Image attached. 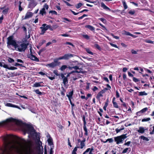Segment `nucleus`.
<instances>
[{"label":"nucleus","mask_w":154,"mask_h":154,"mask_svg":"<svg viewBox=\"0 0 154 154\" xmlns=\"http://www.w3.org/2000/svg\"><path fill=\"white\" fill-rule=\"evenodd\" d=\"M8 62L11 63L14 62V60L13 59L10 57L8 58Z\"/></svg>","instance_id":"54"},{"label":"nucleus","mask_w":154,"mask_h":154,"mask_svg":"<svg viewBox=\"0 0 154 154\" xmlns=\"http://www.w3.org/2000/svg\"><path fill=\"white\" fill-rule=\"evenodd\" d=\"M7 46L11 45L14 47L15 48L17 44V41L14 39V37L13 35H11L7 38Z\"/></svg>","instance_id":"4"},{"label":"nucleus","mask_w":154,"mask_h":154,"mask_svg":"<svg viewBox=\"0 0 154 154\" xmlns=\"http://www.w3.org/2000/svg\"><path fill=\"white\" fill-rule=\"evenodd\" d=\"M131 143V142L130 141H129L125 143L124 145L125 146H129V145Z\"/></svg>","instance_id":"50"},{"label":"nucleus","mask_w":154,"mask_h":154,"mask_svg":"<svg viewBox=\"0 0 154 154\" xmlns=\"http://www.w3.org/2000/svg\"><path fill=\"white\" fill-rule=\"evenodd\" d=\"M37 5L35 0H31V2L30 3V5L33 7H34Z\"/></svg>","instance_id":"21"},{"label":"nucleus","mask_w":154,"mask_h":154,"mask_svg":"<svg viewBox=\"0 0 154 154\" xmlns=\"http://www.w3.org/2000/svg\"><path fill=\"white\" fill-rule=\"evenodd\" d=\"M101 6L102 8H103V9L106 10L107 11H110L111 10L110 9L107 7L105 4L103 3V2H102L101 4Z\"/></svg>","instance_id":"19"},{"label":"nucleus","mask_w":154,"mask_h":154,"mask_svg":"<svg viewBox=\"0 0 154 154\" xmlns=\"http://www.w3.org/2000/svg\"><path fill=\"white\" fill-rule=\"evenodd\" d=\"M33 15V13L31 12H27L25 17V19H28L31 18Z\"/></svg>","instance_id":"18"},{"label":"nucleus","mask_w":154,"mask_h":154,"mask_svg":"<svg viewBox=\"0 0 154 154\" xmlns=\"http://www.w3.org/2000/svg\"><path fill=\"white\" fill-rule=\"evenodd\" d=\"M14 105L10 103H7L5 105L8 107H14Z\"/></svg>","instance_id":"38"},{"label":"nucleus","mask_w":154,"mask_h":154,"mask_svg":"<svg viewBox=\"0 0 154 154\" xmlns=\"http://www.w3.org/2000/svg\"><path fill=\"white\" fill-rule=\"evenodd\" d=\"M109 44L112 47H115L116 48H118V46L116 44H113L112 43L110 42L109 43Z\"/></svg>","instance_id":"51"},{"label":"nucleus","mask_w":154,"mask_h":154,"mask_svg":"<svg viewBox=\"0 0 154 154\" xmlns=\"http://www.w3.org/2000/svg\"><path fill=\"white\" fill-rule=\"evenodd\" d=\"M14 66H20L21 67H25V66H23L22 64H19V63H16L14 65Z\"/></svg>","instance_id":"44"},{"label":"nucleus","mask_w":154,"mask_h":154,"mask_svg":"<svg viewBox=\"0 0 154 154\" xmlns=\"http://www.w3.org/2000/svg\"><path fill=\"white\" fill-rule=\"evenodd\" d=\"M91 97V95L90 94H87L86 97V100H87L88 98Z\"/></svg>","instance_id":"62"},{"label":"nucleus","mask_w":154,"mask_h":154,"mask_svg":"<svg viewBox=\"0 0 154 154\" xmlns=\"http://www.w3.org/2000/svg\"><path fill=\"white\" fill-rule=\"evenodd\" d=\"M135 11L134 10H132L129 11L128 12V13L131 15H133L135 13Z\"/></svg>","instance_id":"41"},{"label":"nucleus","mask_w":154,"mask_h":154,"mask_svg":"<svg viewBox=\"0 0 154 154\" xmlns=\"http://www.w3.org/2000/svg\"><path fill=\"white\" fill-rule=\"evenodd\" d=\"M48 5L47 4H45L43 6V8L40 11L39 14L42 16H43L44 14H46L45 10H48Z\"/></svg>","instance_id":"7"},{"label":"nucleus","mask_w":154,"mask_h":154,"mask_svg":"<svg viewBox=\"0 0 154 154\" xmlns=\"http://www.w3.org/2000/svg\"><path fill=\"white\" fill-rule=\"evenodd\" d=\"M86 141V139L83 138V140L81 142V146L82 148H84L85 146V142Z\"/></svg>","instance_id":"23"},{"label":"nucleus","mask_w":154,"mask_h":154,"mask_svg":"<svg viewBox=\"0 0 154 154\" xmlns=\"http://www.w3.org/2000/svg\"><path fill=\"white\" fill-rule=\"evenodd\" d=\"M68 81L67 77H66L63 79V83L64 85L68 83Z\"/></svg>","instance_id":"27"},{"label":"nucleus","mask_w":154,"mask_h":154,"mask_svg":"<svg viewBox=\"0 0 154 154\" xmlns=\"http://www.w3.org/2000/svg\"><path fill=\"white\" fill-rule=\"evenodd\" d=\"M73 94V91L72 90L69 93V94H67L66 96L68 97L69 100H71L72 98V96Z\"/></svg>","instance_id":"14"},{"label":"nucleus","mask_w":154,"mask_h":154,"mask_svg":"<svg viewBox=\"0 0 154 154\" xmlns=\"http://www.w3.org/2000/svg\"><path fill=\"white\" fill-rule=\"evenodd\" d=\"M82 5V4L81 3H79L78 4L76 5L75 7L76 8H80L81 7Z\"/></svg>","instance_id":"47"},{"label":"nucleus","mask_w":154,"mask_h":154,"mask_svg":"<svg viewBox=\"0 0 154 154\" xmlns=\"http://www.w3.org/2000/svg\"><path fill=\"white\" fill-rule=\"evenodd\" d=\"M40 28L42 29L40 34L42 35H43L45 33L46 31L48 29L51 31H52V29L51 28V26L50 25H47L45 23L43 24L42 26L40 27Z\"/></svg>","instance_id":"6"},{"label":"nucleus","mask_w":154,"mask_h":154,"mask_svg":"<svg viewBox=\"0 0 154 154\" xmlns=\"http://www.w3.org/2000/svg\"><path fill=\"white\" fill-rule=\"evenodd\" d=\"M113 141L114 140L112 138L108 139L105 141H103L102 140H101V141L104 143H106L108 141L109 143H112L113 142Z\"/></svg>","instance_id":"22"},{"label":"nucleus","mask_w":154,"mask_h":154,"mask_svg":"<svg viewBox=\"0 0 154 154\" xmlns=\"http://www.w3.org/2000/svg\"><path fill=\"white\" fill-rule=\"evenodd\" d=\"M83 36L84 38L87 39H89V37L87 35H83Z\"/></svg>","instance_id":"57"},{"label":"nucleus","mask_w":154,"mask_h":154,"mask_svg":"<svg viewBox=\"0 0 154 154\" xmlns=\"http://www.w3.org/2000/svg\"><path fill=\"white\" fill-rule=\"evenodd\" d=\"M82 120L83 122V125H86L87 123L85 120V117L84 115H83L82 116Z\"/></svg>","instance_id":"37"},{"label":"nucleus","mask_w":154,"mask_h":154,"mask_svg":"<svg viewBox=\"0 0 154 154\" xmlns=\"http://www.w3.org/2000/svg\"><path fill=\"white\" fill-rule=\"evenodd\" d=\"M129 152H130V151H131V149L130 148H127L123 150V151H122V153L123 154L124 153H126L128 151V150H129Z\"/></svg>","instance_id":"29"},{"label":"nucleus","mask_w":154,"mask_h":154,"mask_svg":"<svg viewBox=\"0 0 154 154\" xmlns=\"http://www.w3.org/2000/svg\"><path fill=\"white\" fill-rule=\"evenodd\" d=\"M69 69H74L76 70H75V71H73L71 72L70 73V74L72 73L73 72H77L78 73H83V72L81 71V70H80L79 71L77 70H78V69H79V70L80 69H79V67L78 66H69Z\"/></svg>","instance_id":"9"},{"label":"nucleus","mask_w":154,"mask_h":154,"mask_svg":"<svg viewBox=\"0 0 154 154\" xmlns=\"http://www.w3.org/2000/svg\"><path fill=\"white\" fill-rule=\"evenodd\" d=\"M88 149L89 152H92L94 150V147L93 146H92L91 148H88Z\"/></svg>","instance_id":"61"},{"label":"nucleus","mask_w":154,"mask_h":154,"mask_svg":"<svg viewBox=\"0 0 154 154\" xmlns=\"http://www.w3.org/2000/svg\"><path fill=\"white\" fill-rule=\"evenodd\" d=\"M23 131L25 134L26 133H27L32 136L35 135L36 136L37 135V132L34 127L30 125L26 124V128L23 129Z\"/></svg>","instance_id":"1"},{"label":"nucleus","mask_w":154,"mask_h":154,"mask_svg":"<svg viewBox=\"0 0 154 154\" xmlns=\"http://www.w3.org/2000/svg\"><path fill=\"white\" fill-rule=\"evenodd\" d=\"M104 93V91L103 90H102L100 91L97 94L96 96V98L100 102V98L103 97V94Z\"/></svg>","instance_id":"10"},{"label":"nucleus","mask_w":154,"mask_h":154,"mask_svg":"<svg viewBox=\"0 0 154 154\" xmlns=\"http://www.w3.org/2000/svg\"><path fill=\"white\" fill-rule=\"evenodd\" d=\"M99 24L102 27H103V29H102L104 30H107V29H106V27L105 26H103V25H102V24H101V23H99Z\"/></svg>","instance_id":"60"},{"label":"nucleus","mask_w":154,"mask_h":154,"mask_svg":"<svg viewBox=\"0 0 154 154\" xmlns=\"http://www.w3.org/2000/svg\"><path fill=\"white\" fill-rule=\"evenodd\" d=\"M133 80L134 82H138L140 81V80L139 79L135 78V77H133Z\"/></svg>","instance_id":"55"},{"label":"nucleus","mask_w":154,"mask_h":154,"mask_svg":"<svg viewBox=\"0 0 154 154\" xmlns=\"http://www.w3.org/2000/svg\"><path fill=\"white\" fill-rule=\"evenodd\" d=\"M28 43H26L23 41H17V44L15 48H17V50L19 52H24L28 47Z\"/></svg>","instance_id":"2"},{"label":"nucleus","mask_w":154,"mask_h":154,"mask_svg":"<svg viewBox=\"0 0 154 154\" xmlns=\"http://www.w3.org/2000/svg\"><path fill=\"white\" fill-rule=\"evenodd\" d=\"M77 148H80L81 149H82L83 148H82L81 146H75L74 148V149L73 150L76 152L77 150Z\"/></svg>","instance_id":"46"},{"label":"nucleus","mask_w":154,"mask_h":154,"mask_svg":"<svg viewBox=\"0 0 154 154\" xmlns=\"http://www.w3.org/2000/svg\"><path fill=\"white\" fill-rule=\"evenodd\" d=\"M19 10L20 11H22V8L21 7V2L20 1L19 2Z\"/></svg>","instance_id":"56"},{"label":"nucleus","mask_w":154,"mask_h":154,"mask_svg":"<svg viewBox=\"0 0 154 154\" xmlns=\"http://www.w3.org/2000/svg\"><path fill=\"white\" fill-rule=\"evenodd\" d=\"M116 98L114 97L112 100V103L113 105V107L119 109V107L118 106V103L115 101Z\"/></svg>","instance_id":"13"},{"label":"nucleus","mask_w":154,"mask_h":154,"mask_svg":"<svg viewBox=\"0 0 154 154\" xmlns=\"http://www.w3.org/2000/svg\"><path fill=\"white\" fill-rule=\"evenodd\" d=\"M131 52L132 54H137V52L133 49L131 50Z\"/></svg>","instance_id":"64"},{"label":"nucleus","mask_w":154,"mask_h":154,"mask_svg":"<svg viewBox=\"0 0 154 154\" xmlns=\"http://www.w3.org/2000/svg\"><path fill=\"white\" fill-rule=\"evenodd\" d=\"M65 44L66 45H71L73 47H74V45L72 43L69 42H66Z\"/></svg>","instance_id":"58"},{"label":"nucleus","mask_w":154,"mask_h":154,"mask_svg":"<svg viewBox=\"0 0 154 154\" xmlns=\"http://www.w3.org/2000/svg\"><path fill=\"white\" fill-rule=\"evenodd\" d=\"M139 138L142 139L143 140H146V141H148L149 140V139L148 138L143 136H140L139 137Z\"/></svg>","instance_id":"28"},{"label":"nucleus","mask_w":154,"mask_h":154,"mask_svg":"<svg viewBox=\"0 0 154 154\" xmlns=\"http://www.w3.org/2000/svg\"><path fill=\"white\" fill-rule=\"evenodd\" d=\"M85 27L89 29L90 30L93 31V32H95L94 27L90 25H86Z\"/></svg>","instance_id":"15"},{"label":"nucleus","mask_w":154,"mask_h":154,"mask_svg":"<svg viewBox=\"0 0 154 154\" xmlns=\"http://www.w3.org/2000/svg\"><path fill=\"white\" fill-rule=\"evenodd\" d=\"M42 82H36L32 86L33 87H42L43 86V85H41L40 84L42 83Z\"/></svg>","instance_id":"20"},{"label":"nucleus","mask_w":154,"mask_h":154,"mask_svg":"<svg viewBox=\"0 0 154 154\" xmlns=\"http://www.w3.org/2000/svg\"><path fill=\"white\" fill-rule=\"evenodd\" d=\"M45 40H42V42H39L38 44V45L39 46H42L45 42Z\"/></svg>","instance_id":"53"},{"label":"nucleus","mask_w":154,"mask_h":154,"mask_svg":"<svg viewBox=\"0 0 154 154\" xmlns=\"http://www.w3.org/2000/svg\"><path fill=\"white\" fill-rule=\"evenodd\" d=\"M63 59H64L63 56H62V57H58V58H56L55 60L56 61H57L58 60H63Z\"/></svg>","instance_id":"59"},{"label":"nucleus","mask_w":154,"mask_h":154,"mask_svg":"<svg viewBox=\"0 0 154 154\" xmlns=\"http://www.w3.org/2000/svg\"><path fill=\"white\" fill-rule=\"evenodd\" d=\"M147 95V93H146L145 91H141L139 93L138 96H143L144 95Z\"/></svg>","instance_id":"25"},{"label":"nucleus","mask_w":154,"mask_h":154,"mask_svg":"<svg viewBox=\"0 0 154 154\" xmlns=\"http://www.w3.org/2000/svg\"><path fill=\"white\" fill-rule=\"evenodd\" d=\"M61 89L62 90L61 91V95L63 96H64L65 95V92H66V90L63 87H61Z\"/></svg>","instance_id":"26"},{"label":"nucleus","mask_w":154,"mask_h":154,"mask_svg":"<svg viewBox=\"0 0 154 154\" xmlns=\"http://www.w3.org/2000/svg\"><path fill=\"white\" fill-rule=\"evenodd\" d=\"M58 26L57 25H55L51 26V28L52 29V31L54 29H56L58 27Z\"/></svg>","instance_id":"42"},{"label":"nucleus","mask_w":154,"mask_h":154,"mask_svg":"<svg viewBox=\"0 0 154 154\" xmlns=\"http://www.w3.org/2000/svg\"><path fill=\"white\" fill-rule=\"evenodd\" d=\"M116 96L117 98H118L120 97L119 94L117 91H116Z\"/></svg>","instance_id":"63"},{"label":"nucleus","mask_w":154,"mask_h":154,"mask_svg":"<svg viewBox=\"0 0 154 154\" xmlns=\"http://www.w3.org/2000/svg\"><path fill=\"white\" fill-rule=\"evenodd\" d=\"M119 99H120V100L121 101V102L122 103L121 104V105L122 106H123L124 107L126 108H127V105H126V104L123 101L122 98H120Z\"/></svg>","instance_id":"30"},{"label":"nucleus","mask_w":154,"mask_h":154,"mask_svg":"<svg viewBox=\"0 0 154 154\" xmlns=\"http://www.w3.org/2000/svg\"><path fill=\"white\" fill-rule=\"evenodd\" d=\"M85 50L88 53L92 55L94 54L93 53L91 52L89 48H86L85 49Z\"/></svg>","instance_id":"31"},{"label":"nucleus","mask_w":154,"mask_h":154,"mask_svg":"<svg viewBox=\"0 0 154 154\" xmlns=\"http://www.w3.org/2000/svg\"><path fill=\"white\" fill-rule=\"evenodd\" d=\"M95 47L98 49L99 51H101V48L100 47L98 44H95L94 45Z\"/></svg>","instance_id":"32"},{"label":"nucleus","mask_w":154,"mask_h":154,"mask_svg":"<svg viewBox=\"0 0 154 154\" xmlns=\"http://www.w3.org/2000/svg\"><path fill=\"white\" fill-rule=\"evenodd\" d=\"M66 68H67V66L66 65H63L62 66L60 67V69L61 71H63Z\"/></svg>","instance_id":"36"},{"label":"nucleus","mask_w":154,"mask_h":154,"mask_svg":"<svg viewBox=\"0 0 154 154\" xmlns=\"http://www.w3.org/2000/svg\"><path fill=\"white\" fill-rule=\"evenodd\" d=\"M17 68L16 67L14 66H11L10 67H9L8 68V69L11 70H14L15 69H17Z\"/></svg>","instance_id":"45"},{"label":"nucleus","mask_w":154,"mask_h":154,"mask_svg":"<svg viewBox=\"0 0 154 154\" xmlns=\"http://www.w3.org/2000/svg\"><path fill=\"white\" fill-rule=\"evenodd\" d=\"M122 3L125 9H127L128 8V6L127 5L125 2V1H123Z\"/></svg>","instance_id":"40"},{"label":"nucleus","mask_w":154,"mask_h":154,"mask_svg":"<svg viewBox=\"0 0 154 154\" xmlns=\"http://www.w3.org/2000/svg\"><path fill=\"white\" fill-rule=\"evenodd\" d=\"M127 135L126 134L114 137L115 141L117 144L122 143L123 140L127 137Z\"/></svg>","instance_id":"5"},{"label":"nucleus","mask_w":154,"mask_h":154,"mask_svg":"<svg viewBox=\"0 0 154 154\" xmlns=\"http://www.w3.org/2000/svg\"><path fill=\"white\" fill-rule=\"evenodd\" d=\"M58 61L54 60V62H52L51 63L48 64L46 66H49L50 67L53 68L54 67L56 66L57 65Z\"/></svg>","instance_id":"11"},{"label":"nucleus","mask_w":154,"mask_h":154,"mask_svg":"<svg viewBox=\"0 0 154 154\" xmlns=\"http://www.w3.org/2000/svg\"><path fill=\"white\" fill-rule=\"evenodd\" d=\"M148 109V108L147 107H145L143 109H141V113H143L146 112V111H147Z\"/></svg>","instance_id":"39"},{"label":"nucleus","mask_w":154,"mask_h":154,"mask_svg":"<svg viewBox=\"0 0 154 154\" xmlns=\"http://www.w3.org/2000/svg\"><path fill=\"white\" fill-rule=\"evenodd\" d=\"M122 128L121 129H119L118 128H116V132L117 133H118L120 131H121L122 130H123L124 129V127L123 126H122Z\"/></svg>","instance_id":"34"},{"label":"nucleus","mask_w":154,"mask_h":154,"mask_svg":"<svg viewBox=\"0 0 154 154\" xmlns=\"http://www.w3.org/2000/svg\"><path fill=\"white\" fill-rule=\"evenodd\" d=\"M48 144L51 146H53L54 144L52 139L51 138H49L48 140Z\"/></svg>","instance_id":"24"},{"label":"nucleus","mask_w":154,"mask_h":154,"mask_svg":"<svg viewBox=\"0 0 154 154\" xmlns=\"http://www.w3.org/2000/svg\"><path fill=\"white\" fill-rule=\"evenodd\" d=\"M15 123L17 124H19L20 121L16 119L11 117L5 120L0 122V127L6 125L9 123Z\"/></svg>","instance_id":"3"},{"label":"nucleus","mask_w":154,"mask_h":154,"mask_svg":"<svg viewBox=\"0 0 154 154\" xmlns=\"http://www.w3.org/2000/svg\"><path fill=\"white\" fill-rule=\"evenodd\" d=\"M143 113H141V111H139L136 113V115L137 116H140L142 115Z\"/></svg>","instance_id":"49"},{"label":"nucleus","mask_w":154,"mask_h":154,"mask_svg":"<svg viewBox=\"0 0 154 154\" xmlns=\"http://www.w3.org/2000/svg\"><path fill=\"white\" fill-rule=\"evenodd\" d=\"M53 148H54V146H51V147L50 150V152H49L50 154H53L54 151L53 150Z\"/></svg>","instance_id":"48"},{"label":"nucleus","mask_w":154,"mask_h":154,"mask_svg":"<svg viewBox=\"0 0 154 154\" xmlns=\"http://www.w3.org/2000/svg\"><path fill=\"white\" fill-rule=\"evenodd\" d=\"M146 129H145L144 127H140L139 128V129L137 130V132L141 134H143L145 132Z\"/></svg>","instance_id":"16"},{"label":"nucleus","mask_w":154,"mask_h":154,"mask_svg":"<svg viewBox=\"0 0 154 154\" xmlns=\"http://www.w3.org/2000/svg\"><path fill=\"white\" fill-rule=\"evenodd\" d=\"M30 54H29L27 55V57L33 60H34L36 62L39 61V59L35 56L32 54V53L31 50H30Z\"/></svg>","instance_id":"8"},{"label":"nucleus","mask_w":154,"mask_h":154,"mask_svg":"<svg viewBox=\"0 0 154 154\" xmlns=\"http://www.w3.org/2000/svg\"><path fill=\"white\" fill-rule=\"evenodd\" d=\"M34 91L35 92V93L38 94L39 95H41L42 94V93L39 91L38 89H37L34 90Z\"/></svg>","instance_id":"33"},{"label":"nucleus","mask_w":154,"mask_h":154,"mask_svg":"<svg viewBox=\"0 0 154 154\" xmlns=\"http://www.w3.org/2000/svg\"><path fill=\"white\" fill-rule=\"evenodd\" d=\"M53 72L57 76H58L60 75V74L58 73V71L57 70H54Z\"/></svg>","instance_id":"52"},{"label":"nucleus","mask_w":154,"mask_h":154,"mask_svg":"<svg viewBox=\"0 0 154 154\" xmlns=\"http://www.w3.org/2000/svg\"><path fill=\"white\" fill-rule=\"evenodd\" d=\"M75 55L72 54H65L63 56V58L64 60H68L69 58L73 57Z\"/></svg>","instance_id":"12"},{"label":"nucleus","mask_w":154,"mask_h":154,"mask_svg":"<svg viewBox=\"0 0 154 154\" xmlns=\"http://www.w3.org/2000/svg\"><path fill=\"white\" fill-rule=\"evenodd\" d=\"M150 120H151V119L150 118H146V119L144 118L141 121L142 122H147V121Z\"/></svg>","instance_id":"35"},{"label":"nucleus","mask_w":154,"mask_h":154,"mask_svg":"<svg viewBox=\"0 0 154 154\" xmlns=\"http://www.w3.org/2000/svg\"><path fill=\"white\" fill-rule=\"evenodd\" d=\"M8 11V8H6L4 9L2 11V13L4 14H6L7 13Z\"/></svg>","instance_id":"43"},{"label":"nucleus","mask_w":154,"mask_h":154,"mask_svg":"<svg viewBox=\"0 0 154 154\" xmlns=\"http://www.w3.org/2000/svg\"><path fill=\"white\" fill-rule=\"evenodd\" d=\"M83 128L84 131L85 132L84 135L85 136H87L88 135V130L86 127V125H84L83 126Z\"/></svg>","instance_id":"17"}]
</instances>
